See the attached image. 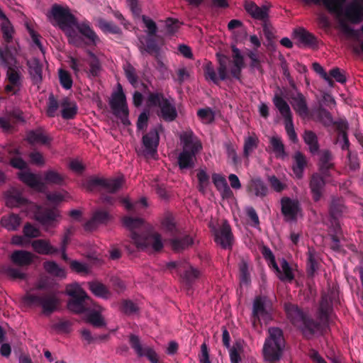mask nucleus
I'll return each mask as SVG.
<instances>
[{"label":"nucleus","instance_id":"35","mask_svg":"<svg viewBox=\"0 0 363 363\" xmlns=\"http://www.w3.org/2000/svg\"><path fill=\"white\" fill-rule=\"evenodd\" d=\"M62 116L65 119H70L74 117L77 112V106L73 101L68 98H64L61 103Z\"/></svg>","mask_w":363,"mask_h":363},{"label":"nucleus","instance_id":"61","mask_svg":"<svg viewBox=\"0 0 363 363\" xmlns=\"http://www.w3.org/2000/svg\"><path fill=\"white\" fill-rule=\"evenodd\" d=\"M123 69L125 74V76L129 81V82L134 86L136 87L138 85V79L135 74V70L134 67L128 62H126L123 65Z\"/></svg>","mask_w":363,"mask_h":363},{"label":"nucleus","instance_id":"34","mask_svg":"<svg viewBox=\"0 0 363 363\" xmlns=\"http://www.w3.org/2000/svg\"><path fill=\"white\" fill-rule=\"evenodd\" d=\"M296 113L303 120H309L312 115L308 108L306 97L296 91Z\"/></svg>","mask_w":363,"mask_h":363},{"label":"nucleus","instance_id":"32","mask_svg":"<svg viewBox=\"0 0 363 363\" xmlns=\"http://www.w3.org/2000/svg\"><path fill=\"white\" fill-rule=\"evenodd\" d=\"M35 258V255L30 252L24 250H16L11 255V261L18 265H28Z\"/></svg>","mask_w":363,"mask_h":363},{"label":"nucleus","instance_id":"40","mask_svg":"<svg viewBox=\"0 0 363 363\" xmlns=\"http://www.w3.org/2000/svg\"><path fill=\"white\" fill-rule=\"evenodd\" d=\"M69 63L77 77L80 74H86V62L84 59L70 57L69 58Z\"/></svg>","mask_w":363,"mask_h":363},{"label":"nucleus","instance_id":"50","mask_svg":"<svg viewBox=\"0 0 363 363\" xmlns=\"http://www.w3.org/2000/svg\"><path fill=\"white\" fill-rule=\"evenodd\" d=\"M89 289L96 296L102 298H108L111 295L107 288L99 282L89 283Z\"/></svg>","mask_w":363,"mask_h":363},{"label":"nucleus","instance_id":"5","mask_svg":"<svg viewBox=\"0 0 363 363\" xmlns=\"http://www.w3.org/2000/svg\"><path fill=\"white\" fill-rule=\"evenodd\" d=\"M268 332L269 336L264 342L262 354L267 362L275 363L281 357L284 348L283 333L278 328H270Z\"/></svg>","mask_w":363,"mask_h":363},{"label":"nucleus","instance_id":"2","mask_svg":"<svg viewBox=\"0 0 363 363\" xmlns=\"http://www.w3.org/2000/svg\"><path fill=\"white\" fill-rule=\"evenodd\" d=\"M123 224L130 231L131 241L138 249L150 252H158L162 249L161 235L143 219L125 216Z\"/></svg>","mask_w":363,"mask_h":363},{"label":"nucleus","instance_id":"51","mask_svg":"<svg viewBox=\"0 0 363 363\" xmlns=\"http://www.w3.org/2000/svg\"><path fill=\"white\" fill-rule=\"evenodd\" d=\"M66 294L72 298H87L86 293L82 289L77 283H73L67 285L66 287Z\"/></svg>","mask_w":363,"mask_h":363},{"label":"nucleus","instance_id":"56","mask_svg":"<svg viewBox=\"0 0 363 363\" xmlns=\"http://www.w3.org/2000/svg\"><path fill=\"white\" fill-rule=\"evenodd\" d=\"M58 76L60 83L64 89L69 90L72 87L73 81L69 72L63 69H59Z\"/></svg>","mask_w":363,"mask_h":363},{"label":"nucleus","instance_id":"20","mask_svg":"<svg viewBox=\"0 0 363 363\" xmlns=\"http://www.w3.org/2000/svg\"><path fill=\"white\" fill-rule=\"evenodd\" d=\"M160 128L161 126H158L150 130L143 137V144L146 155H153L157 152L160 140L158 128Z\"/></svg>","mask_w":363,"mask_h":363},{"label":"nucleus","instance_id":"62","mask_svg":"<svg viewBox=\"0 0 363 363\" xmlns=\"http://www.w3.org/2000/svg\"><path fill=\"white\" fill-rule=\"evenodd\" d=\"M319 121L325 125H330L333 123L331 113L323 107H319L317 112Z\"/></svg>","mask_w":363,"mask_h":363},{"label":"nucleus","instance_id":"55","mask_svg":"<svg viewBox=\"0 0 363 363\" xmlns=\"http://www.w3.org/2000/svg\"><path fill=\"white\" fill-rule=\"evenodd\" d=\"M217 56L219 62V77L221 80H224L228 77V69L227 65L228 62H230V60L228 57L223 55L217 54Z\"/></svg>","mask_w":363,"mask_h":363},{"label":"nucleus","instance_id":"22","mask_svg":"<svg viewBox=\"0 0 363 363\" xmlns=\"http://www.w3.org/2000/svg\"><path fill=\"white\" fill-rule=\"evenodd\" d=\"M215 241L223 248H228L232 245L233 235L230 225L227 223H224L222 226L214 230Z\"/></svg>","mask_w":363,"mask_h":363},{"label":"nucleus","instance_id":"10","mask_svg":"<svg viewBox=\"0 0 363 363\" xmlns=\"http://www.w3.org/2000/svg\"><path fill=\"white\" fill-rule=\"evenodd\" d=\"M338 301L337 294L335 291L323 293L319 302L316 317L318 320L330 325L333 313V306Z\"/></svg>","mask_w":363,"mask_h":363},{"label":"nucleus","instance_id":"24","mask_svg":"<svg viewBox=\"0 0 363 363\" xmlns=\"http://www.w3.org/2000/svg\"><path fill=\"white\" fill-rule=\"evenodd\" d=\"M212 182L220 193L223 199H232L233 192L228 186L225 176L218 173H213L211 176Z\"/></svg>","mask_w":363,"mask_h":363},{"label":"nucleus","instance_id":"58","mask_svg":"<svg viewBox=\"0 0 363 363\" xmlns=\"http://www.w3.org/2000/svg\"><path fill=\"white\" fill-rule=\"evenodd\" d=\"M97 26L104 33H118L120 31L118 27L102 18L97 20Z\"/></svg>","mask_w":363,"mask_h":363},{"label":"nucleus","instance_id":"64","mask_svg":"<svg viewBox=\"0 0 363 363\" xmlns=\"http://www.w3.org/2000/svg\"><path fill=\"white\" fill-rule=\"evenodd\" d=\"M242 351V345L240 342H236L229 350V354L231 363H240V354Z\"/></svg>","mask_w":363,"mask_h":363},{"label":"nucleus","instance_id":"53","mask_svg":"<svg viewBox=\"0 0 363 363\" xmlns=\"http://www.w3.org/2000/svg\"><path fill=\"white\" fill-rule=\"evenodd\" d=\"M89 55L90 56V68L87 70L86 74L89 77H95L98 76L101 72V65L94 53L89 52Z\"/></svg>","mask_w":363,"mask_h":363},{"label":"nucleus","instance_id":"13","mask_svg":"<svg viewBox=\"0 0 363 363\" xmlns=\"http://www.w3.org/2000/svg\"><path fill=\"white\" fill-rule=\"evenodd\" d=\"M271 303L265 296H257L253 301L252 324L255 326L256 321L267 324L271 320Z\"/></svg>","mask_w":363,"mask_h":363},{"label":"nucleus","instance_id":"49","mask_svg":"<svg viewBox=\"0 0 363 363\" xmlns=\"http://www.w3.org/2000/svg\"><path fill=\"white\" fill-rule=\"evenodd\" d=\"M121 201L126 210L135 213L147 207V202L145 198H142L140 201L135 203H131L128 198H124Z\"/></svg>","mask_w":363,"mask_h":363},{"label":"nucleus","instance_id":"19","mask_svg":"<svg viewBox=\"0 0 363 363\" xmlns=\"http://www.w3.org/2000/svg\"><path fill=\"white\" fill-rule=\"evenodd\" d=\"M130 342L132 347L135 350L136 353L140 357H146L151 363H159V357L155 351L150 347H143L139 338L135 335H131Z\"/></svg>","mask_w":363,"mask_h":363},{"label":"nucleus","instance_id":"37","mask_svg":"<svg viewBox=\"0 0 363 363\" xmlns=\"http://www.w3.org/2000/svg\"><path fill=\"white\" fill-rule=\"evenodd\" d=\"M281 211L287 220H293L295 218V201L284 197L281 200Z\"/></svg>","mask_w":363,"mask_h":363},{"label":"nucleus","instance_id":"27","mask_svg":"<svg viewBox=\"0 0 363 363\" xmlns=\"http://www.w3.org/2000/svg\"><path fill=\"white\" fill-rule=\"evenodd\" d=\"M94 302L87 296V298H72L67 303V308L75 313H84L88 311V308Z\"/></svg>","mask_w":363,"mask_h":363},{"label":"nucleus","instance_id":"30","mask_svg":"<svg viewBox=\"0 0 363 363\" xmlns=\"http://www.w3.org/2000/svg\"><path fill=\"white\" fill-rule=\"evenodd\" d=\"M332 160L333 155L329 150H326L320 152L318 162L319 170L325 177H330V169L334 167Z\"/></svg>","mask_w":363,"mask_h":363},{"label":"nucleus","instance_id":"44","mask_svg":"<svg viewBox=\"0 0 363 363\" xmlns=\"http://www.w3.org/2000/svg\"><path fill=\"white\" fill-rule=\"evenodd\" d=\"M305 143L308 146L310 152L316 153L319 150L318 137L312 130H305L303 135Z\"/></svg>","mask_w":363,"mask_h":363},{"label":"nucleus","instance_id":"29","mask_svg":"<svg viewBox=\"0 0 363 363\" xmlns=\"http://www.w3.org/2000/svg\"><path fill=\"white\" fill-rule=\"evenodd\" d=\"M245 9L255 19L265 21L268 18V9L265 6L259 7L252 1H246L245 3Z\"/></svg>","mask_w":363,"mask_h":363},{"label":"nucleus","instance_id":"18","mask_svg":"<svg viewBox=\"0 0 363 363\" xmlns=\"http://www.w3.org/2000/svg\"><path fill=\"white\" fill-rule=\"evenodd\" d=\"M296 46L314 49L318 47V40L311 33L303 27H296Z\"/></svg>","mask_w":363,"mask_h":363},{"label":"nucleus","instance_id":"43","mask_svg":"<svg viewBox=\"0 0 363 363\" xmlns=\"http://www.w3.org/2000/svg\"><path fill=\"white\" fill-rule=\"evenodd\" d=\"M108 218L109 215L106 211H97L94 213L91 220L86 223L85 228L91 230L96 227V224L105 223Z\"/></svg>","mask_w":363,"mask_h":363},{"label":"nucleus","instance_id":"54","mask_svg":"<svg viewBox=\"0 0 363 363\" xmlns=\"http://www.w3.org/2000/svg\"><path fill=\"white\" fill-rule=\"evenodd\" d=\"M46 198L50 203L53 204H58L69 198V195L67 191L62 190L48 193L46 194Z\"/></svg>","mask_w":363,"mask_h":363},{"label":"nucleus","instance_id":"39","mask_svg":"<svg viewBox=\"0 0 363 363\" xmlns=\"http://www.w3.org/2000/svg\"><path fill=\"white\" fill-rule=\"evenodd\" d=\"M319 263V257L318 255L313 250L309 249L308 251L306 265L307 274L309 277H313L315 272L318 269Z\"/></svg>","mask_w":363,"mask_h":363},{"label":"nucleus","instance_id":"52","mask_svg":"<svg viewBox=\"0 0 363 363\" xmlns=\"http://www.w3.org/2000/svg\"><path fill=\"white\" fill-rule=\"evenodd\" d=\"M193 244V239L189 235L181 238H175L172 240V247L174 250L180 251L184 250Z\"/></svg>","mask_w":363,"mask_h":363},{"label":"nucleus","instance_id":"60","mask_svg":"<svg viewBox=\"0 0 363 363\" xmlns=\"http://www.w3.org/2000/svg\"><path fill=\"white\" fill-rule=\"evenodd\" d=\"M307 164L306 157L300 152H296V179L302 177L303 171Z\"/></svg>","mask_w":363,"mask_h":363},{"label":"nucleus","instance_id":"4","mask_svg":"<svg viewBox=\"0 0 363 363\" xmlns=\"http://www.w3.org/2000/svg\"><path fill=\"white\" fill-rule=\"evenodd\" d=\"M179 138L182 151L178 157L179 166L181 169L191 168L194 165L196 154L203 148L202 143L191 130L182 132Z\"/></svg>","mask_w":363,"mask_h":363},{"label":"nucleus","instance_id":"33","mask_svg":"<svg viewBox=\"0 0 363 363\" xmlns=\"http://www.w3.org/2000/svg\"><path fill=\"white\" fill-rule=\"evenodd\" d=\"M6 203L9 207H18L23 205L27 201L23 198L21 193L16 189H11L5 195Z\"/></svg>","mask_w":363,"mask_h":363},{"label":"nucleus","instance_id":"28","mask_svg":"<svg viewBox=\"0 0 363 363\" xmlns=\"http://www.w3.org/2000/svg\"><path fill=\"white\" fill-rule=\"evenodd\" d=\"M33 250L40 255H54L59 252V249L51 245L49 240L38 239L31 242Z\"/></svg>","mask_w":363,"mask_h":363},{"label":"nucleus","instance_id":"48","mask_svg":"<svg viewBox=\"0 0 363 363\" xmlns=\"http://www.w3.org/2000/svg\"><path fill=\"white\" fill-rule=\"evenodd\" d=\"M43 265L44 269L48 274L59 278H65L66 277V272L65 269L55 262H45Z\"/></svg>","mask_w":363,"mask_h":363},{"label":"nucleus","instance_id":"63","mask_svg":"<svg viewBox=\"0 0 363 363\" xmlns=\"http://www.w3.org/2000/svg\"><path fill=\"white\" fill-rule=\"evenodd\" d=\"M268 182L270 184L271 187L277 192L284 191L288 186L285 181H281L275 176L269 177Z\"/></svg>","mask_w":363,"mask_h":363},{"label":"nucleus","instance_id":"31","mask_svg":"<svg viewBox=\"0 0 363 363\" xmlns=\"http://www.w3.org/2000/svg\"><path fill=\"white\" fill-rule=\"evenodd\" d=\"M233 61H232V65L230 67V71L232 74V76L237 79H240V73L242 68L244 66V60L243 57L238 48L236 47H233Z\"/></svg>","mask_w":363,"mask_h":363},{"label":"nucleus","instance_id":"59","mask_svg":"<svg viewBox=\"0 0 363 363\" xmlns=\"http://www.w3.org/2000/svg\"><path fill=\"white\" fill-rule=\"evenodd\" d=\"M197 116L203 123L208 124L214 120V113L210 108L199 109Z\"/></svg>","mask_w":363,"mask_h":363},{"label":"nucleus","instance_id":"36","mask_svg":"<svg viewBox=\"0 0 363 363\" xmlns=\"http://www.w3.org/2000/svg\"><path fill=\"white\" fill-rule=\"evenodd\" d=\"M28 142L32 145L48 144L50 138L42 130L29 131L26 136Z\"/></svg>","mask_w":363,"mask_h":363},{"label":"nucleus","instance_id":"16","mask_svg":"<svg viewBox=\"0 0 363 363\" xmlns=\"http://www.w3.org/2000/svg\"><path fill=\"white\" fill-rule=\"evenodd\" d=\"M343 13L345 18L352 23H359L363 21V0H352L345 9L342 12L341 7L340 14Z\"/></svg>","mask_w":363,"mask_h":363},{"label":"nucleus","instance_id":"17","mask_svg":"<svg viewBox=\"0 0 363 363\" xmlns=\"http://www.w3.org/2000/svg\"><path fill=\"white\" fill-rule=\"evenodd\" d=\"M169 269L175 268L177 272L182 277L183 279L187 283H191L198 279L201 275V272L195 267H193L189 263L169 262L167 264Z\"/></svg>","mask_w":363,"mask_h":363},{"label":"nucleus","instance_id":"14","mask_svg":"<svg viewBox=\"0 0 363 363\" xmlns=\"http://www.w3.org/2000/svg\"><path fill=\"white\" fill-rule=\"evenodd\" d=\"M262 255L264 259L267 261L269 266L273 268L280 279L289 281H291L293 279L292 270L286 260L284 259H281V269H280L275 261V258L272 250L269 247H263Z\"/></svg>","mask_w":363,"mask_h":363},{"label":"nucleus","instance_id":"7","mask_svg":"<svg viewBox=\"0 0 363 363\" xmlns=\"http://www.w3.org/2000/svg\"><path fill=\"white\" fill-rule=\"evenodd\" d=\"M298 317L301 319V330L306 339H311L316 333L320 335H325L330 331V325L328 323L320 320L317 322L313 318L303 314V311L296 306V318Z\"/></svg>","mask_w":363,"mask_h":363},{"label":"nucleus","instance_id":"26","mask_svg":"<svg viewBox=\"0 0 363 363\" xmlns=\"http://www.w3.org/2000/svg\"><path fill=\"white\" fill-rule=\"evenodd\" d=\"M328 177H325L321 174L318 173L313 174L311 177L310 182V188L313 194V198L314 201H318L320 200L323 194V190L325 185V179Z\"/></svg>","mask_w":363,"mask_h":363},{"label":"nucleus","instance_id":"8","mask_svg":"<svg viewBox=\"0 0 363 363\" xmlns=\"http://www.w3.org/2000/svg\"><path fill=\"white\" fill-rule=\"evenodd\" d=\"M29 208L33 213L35 219L43 226L46 232H50L58 225L61 216L57 209L43 211L40 206L33 203L29 204Z\"/></svg>","mask_w":363,"mask_h":363},{"label":"nucleus","instance_id":"47","mask_svg":"<svg viewBox=\"0 0 363 363\" xmlns=\"http://www.w3.org/2000/svg\"><path fill=\"white\" fill-rule=\"evenodd\" d=\"M198 189L204 194L210 186V177L206 168H201L197 172Z\"/></svg>","mask_w":363,"mask_h":363},{"label":"nucleus","instance_id":"45","mask_svg":"<svg viewBox=\"0 0 363 363\" xmlns=\"http://www.w3.org/2000/svg\"><path fill=\"white\" fill-rule=\"evenodd\" d=\"M249 189L256 196L259 197L265 196L268 191L267 186L259 179H252L249 185Z\"/></svg>","mask_w":363,"mask_h":363},{"label":"nucleus","instance_id":"1","mask_svg":"<svg viewBox=\"0 0 363 363\" xmlns=\"http://www.w3.org/2000/svg\"><path fill=\"white\" fill-rule=\"evenodd\" d=\"M48 18L52 25L57 26L62 29L68 36L69 43L78 46L80 44V38L77 31L87 38L93 44H96L99 40L89 25L87 23H78L67 7L53 5L48 13Z\"/></svg>","mask_w":363,"mask_h":363},{"label":"nucleus","instance_id":"46","mask_svg":"<svg viewBox=\"0 0 363 363\" xmlns=\"http://www.w3.org/2000/svg\"><path fill=\"white\" fill-rule=\"evenodd\" d=\"M259 143L258 137L252 133L247 136L245 138L244 146H243V154L246 157H248L249 155L257 147Z\"/></svg>","mask_w":363,"mask_h":363},{"label":"nucleus","instance_id":"15","mask_svg":"<svg viewBox=\"0 0 363 363\" xmlns=\"http://www.w3.org/2000/svg\"><path fill=\"white\" fill-rule=\"evenodd\" d=\"M273 102L284 119L285 129L289 138L292 141H294L295 130L294 129L293 118L289 106L281 97L277 94L274 96Z\"/></svg>","mask_w":363,"mask_h":363},{"label":"nucleus","instance_id":"11","mask_svg":"<svg viewBox=\"0 0 363 363\" xmlns=\"http://www.w3.org/2000/svg\"><path fill=\"white\" fill-rule=\"evenodd\" d=\"M16 63V58L7 45L0 48V65L8 69L7 75L9 83L21 86L20 74L13 69Z\"/></svg>","mask_w":363,"mask_h":363},{"label":"nucleus","instance_id":"42","mask_svg":"<svg viewBox=\"0 0 363 363\" xmlns=\"http://www.w3.org/2000/svg\"><path fill=\"white\" fill-rule=\"evenodd\" d=\"M0 18L1 19V30L3 37L7 42H10L13 38V28L3 11L0 12Z\"/></svg>","mask_w":363,"mask_h":363},{"label":"nucleus","instance_id":"57","mask_svg":"<svg viewBox=\"0 0 363 363\" xmlns=\"http://www.w3.org/2000/svg\"><path fill=\"white\" fill-rule=\"evenodd\" d=\"M269 143L277 157L284 155V149L282 141L277 135H273L269 138Z\"/></svg>","mask_w":363,"mask_h":363},{"label":"nucleus","instance_id":"9","mask_svg":"<svg viewBox=\"0 0 363 363\" xmlns=\"http://www.w3.org/2000/svg\"><path fill=\"white\" fill-rule=\"evenodd\" d=\"M24 302L28 305L40 306L44 313L50 314L57 310L60 300L56 294L50 293L41 296L27 294L23 298Z\"/></svg>","mask_w":363,"mask_h":363},{"label":"nucleus","instance_id":"3","mask_svg":"<svg viewBox=\"0 0 363 363\" xmlns=\"http://www.w3.org/2000/svg\"><path fill=\"white\" fill-rule=\"evenodd\" d=\"M17 155L11 159V164L12 167L21 170L18 173V177L23 183L28 186L33 188L40 192H44L46 189V184L62 185L65 181V176L58 173L57 172L50 169L43 174L44 182L42 181L39 174H33L29 170L26 169L27 163L19 156L20 152L17 150Z\"/></svg>","mask_w":363,"mask_h":363},{"label":"nucleus","instance_id":"6","mask_svg":"<svg viewBox=\"0 0 363 363\" xmlns=\"http://www.w3.org/2000/svg\"><path fill=\"white\" fill-rule=\"evenodd\" d=\"M149 107H159L161 117L167 121H172L177 116V111L172 99L165 98L161 93H151L146 99Z\"/></svg>","mask_w":363,"mask_h":363},{"label":"nucleus","instance_id":"23","mask_svg":"<svg viewBox=\"0 0 363 363\" xmlns=\"http://www.w3.org/2000/svg\"><path fill=\"white\" fill-rule=\"evenodd\" d=\"M124 179L119 176L112 179H94L91 181L92 185L103 187L106 191L113 193L118 191L123 185Z\"/></svg>","mask_w":363,"mask_h":363},{"label":"nucleus","instance_id":"25","mask_svg":"<svg viewBox=\"0 0 363 363\" xmlns=\"http://www.w3.org/2000/svg\"><path fill=\"white\" fill-rule=\"evenodd\" d=\"M101 307L93 303L88 308V311L84 313L86 320L95 327L104 325L105 322L101 315Z\"/></svg>","mask_w":363,"mask_h":363},{"label":"nucleus","instance_id":"41","mask_svg":"<svg viewBox=\"0 0 363 363\" xmlns=\"http://www.w3.org/2000/svg\"><path fill=\"white\" fill-rule=\"evenodd\" d=\"M1 225L8 230H16L21 225V218L16 214H10L1 218Z\"/></svg>","mask_w":363,"mask_h":363},{"label":"nucleus","instance_id":"12","mask_svg":"<svg viewBox=\"0 0 363 363\" xmlns=\"http://www.w3.org/2000/svg\"><path fill=\"white\" fill-rule=\"evenodd\" d=\"M110 106L113 113L121 118V123L124 125H128L130 124V121L128 117V110L125 101V96L120 84H118V90L114 92L111 96Z\"/></svg>","mask_w":363,"mask_h":363},{"label":"nucleus","instance_id":"21","mask_svg":"<svg viewBox=\"0 0 363 363\" xmlns=\"http://www.w3.org/2000/svg\"><path fill=\"white\" fill-rule=\"evenodd\" d=\"M347 209L344 204V201L340 198H333L330 206V214L334 220L335 230L337 233L340 229V224L337 222L339 218L347 213Z\"/></svg>","mask_w":363,"mask_h":363},{"label":"nucleus","instance_id":"38","mask_svg":"<svg viewBox=\"0 0 363 363\" xmlns=\"http://www.w3.org/2000/svg\"><path fill=\"white\" fill-rule=\"evenodd\" d=\"M30 75L32 79L38 83L42 79V66L38 60L34 58L28 61Z\"/></svg>","mask_w":363,"mask_h":363}]
</instances>
